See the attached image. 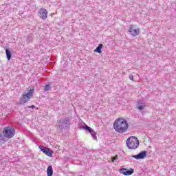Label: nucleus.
<instances>
[{
    "label": "nucleus",
    "mask_w": 176,
    "mask_h": 176,
    "mask_svg": "<svg viewBox=\"0 0 176 176\" xmlns=\"http://www.w3.org/2000/svg\"><path fill=\"white\" fill-rule=\"evenodd\" d=\"M113 129L117 133L123 134L129 130V122L124 118H118L114 121Z\"/></svg>",
    "instance_id": "f257e3e1"
},
{
    "label": "nucleus",
    "mask_w": 176,
    "mask_h": 176,
    "mask_svg": "<svg viewBox=\"0 0 176 176\" xmlns=\"http://www.w3.org/2000/svg\"><path fill=\"white\" fill-rule=\"evenodd\" d=\"M57 123H58V130H59V131H63V130L64 129H69V127H71V118H65L61 120H57Z\"/></svg>",
    "instance_id": "f03ea898"
},
{
    "label": "nucleus",
    "mask_w": 176,
    "mask_h": 176,
    "mask_svg": "<svg viewBox=\"0 0 176 176\" xmlns=\"http://www.w3.org/2000/svg\"><path fill=\"white\" fill-rule=\"evenodd\" d=\"M126 144L129 149H137L140 146V140L135 136H131L126 140Z\"/></svg>",
    "instance_id": "7ed1b4c3"
},
{
    "label": "nucleus",
    "mask_w": 176,
    "mask_h": 176,
    "mask_svg": "<svg viewBox=\"0 0 176 176\" xmlns=\"http://www.w3.org/2000/svg\"><path fill=\"white\" fill-rule=\"evenodd\" d=\"M35 91V88L32 87L30 91L23 94L22 97L20 98L19 105H24V104H27L28 101H30V98L34 96V91Z\"/></svg>",
    "instance_id": "20e7f679"
},
{
    "label": "nucleus",
    "mask_w": 176,
    "mask_h": 176,
    "mask_svg": "<svg viewBox=\"0 0 176 176\" xmlns=\"http://www.w3.org/2000/svg\"><path fill=\"white\" fill-rule=\"evenodd\" d=\"M3 134L6 138H13L15 134L14 129L12 126H6L3 129Z\"/></svg>",
    "instance_id": "39448f33"
},
{
    "label": "nucleus",
    "mask_w": 176,
    "mask_h": 176,
    "mask_svg": "<svg viewBox=\"0 0 176 176\" xmlns=\"http://www.w3.org/2000/svg\"><path fill=\"white\" fill-rule=\"evenodd\" d=\"M80 129H82L83 130H85V131H88V133H90L92 138L94 140H97V135H96L97 133H96V131H94V130L91 127H90L88 125L85 124L84 126H80Z\"/></svg>",
    "instance_id": "423d86ee"
},
{
    "label": "nucleus",
    "mask_w": 176,
    "mask_h": 176,
    "mask_svg": "<svg viewBox=\"0 0 176 176\" xmlns=\"http://www.w3.org/2000/svg\"><path fill=\"white\" fill-rule=\"evenodd\" d=\"M38 148L43 153H45L49 157H53V151L52 149L43 146H39Z\"/></svg>",
    "instance_id": "0eeeda50"
},
{
    "label": "nucleus",
    "mask_w": 176,
    "mask_h": 176,
    "mask_svg": "<svg viewBox=\"0 0 176 176\" xmlns=\"http://www.w3.org/2000/svg\"><path fill=\"white\" fill-rule=\"evenodd\" d=\"M134 27V25H131L128 31L132 36H137L140 35V29H135Z\"/></svg>",
    "instance_id": "6e6552de"
},
{
    "label": "nucleus",
    "mask_w": 176,
    "mask_h": 176,
    "mask_svg": "<svg viewBox=\"0 0 176 176\" xmlns=\"http://www.w3.org/2000/svg\"><path fill=\"white\" fill-rule=\"evenodd\" d=\"M146 155H148V151H143L140 152L139 154L137 155H133L131 157H133L134 159H136V160H140V159H145L146 157Z\"/></svg>",
    "instance_id": "1a4fd4ad"
},
{
    "label": "nucleus",
    "mask_w": 176,
    "mask_h": 176,
    "mask_svg": "<svg viewBox=\"0 0 176 176\" xmlns=\"http://www.w3.org/2000/svg\"><path fill=\"white\" fill-rule=\"evenodd\" d=\"M120 174H123L124 175H131L134 173V169L133 168H131L129 170L125 168H120L119 170Z\"/></svg>",
    "instance_id": "9d476101"
},
{
    "label": "nucleus",
    "mask_w": 176,
    "mask_h": 176,
    "mask_svg": "<svg viewBox=\"0 0 176 176\" xmlns=\"http://www.w3.org/2000/svg\"><path fill=\"white\" fill-rule=\"evenodd\" d=\"M38 14L42 20H46L47 19V10L45 8H41L38 11Z\"/></svg>",
    "instance_id": "9b49d317"
},
{
    "label": "nucleus",
    "mask_w": 176,
    "mask_h": 176,
    "mask_svg": "<svg viewBox=\"0 0 176 176\" xmlns=\"http://www.w3.org/2000/svg\"><path fill=\"white\" fill-rule=\"evenodd\" d=\"M137 108L139 111H143L144 109L146 108V104H145L142 100H139L138 101Z\"/></svg>",
    "instance_id": "f8f14e48"
},
{
    "label": "nucleus",
    "mask_w": 176,
    "mask_h": 176,
    "mask_svg": "<svg viewBox=\"0 0 176 176\" xmlns=\"http://www.w3.org/2000/svg\"><path fill=\"white\" fill-rule=\"evenodd\" d=\"M102 47H104L103 44H99L98 46L94 50L95 53H99V54H101L102 53Z\"/></svg>",
    "instance_id": "ddd939ff"
},
{
    "label": "nucleus",
    "mask_w": 176,
    "mask_h": 176,
    "mask_svg": "<svg viewBox=\"0 0 176 176\" xmlns=\"http://www.w3.org/2000/svg\"><path fill=\"white\" fill-rule=\"evenodd\" d=\"M47 176H53V167L52 166H49L47 168Z\"/></svg>",
    "instance_id": "4468645a"
},
{
    "label": "nucleus",
    "mask_w": 176,
    "mask_h": 176,
    "mask_svg": "<svg viewBox=\"0 0 176 176\" xmlns=\"http://www.w3.org/2000/svg\"><path fill=\"white\" fill-rule=\"evenodd\" d=\"M6 54L7 59L8 60H10V58H12V52H10L9 49L6 50Z\"/></svg>",
    "instance_id": "2eb2a0df"
},
{
    "label": "nucleus",
    "mask_w": 176,
    "mask_h": 176,
    "mask_svg": "<svg viewBox=\"0 0 176 176\" xmlns=\"http://www.w3.org/2000/svg\"><path fill=\"white\" fill-rule=\"evenodd\" d=\"M49 90H52V86L50 84L45 85L44 87V91H49Z\"/></svg>",
    "instance_id": "dca6fc26"
},
{
    "label": "nucleus",
    "mask_w": 176,
    "mask_h": 176,
    "mask_svg": "<svg viewBox=\"0 0 176 176\" xmlns=\"http://www.w3.org/2000/svg\"><path fill=\"white\" fill-rule=\"evenodd\" d=\"M33 41V38H32V36H27V43H31Z\"/></svg>",
    "instance_id": "f3484780"
},
{
    "label": "nucleus",
    "mask_w": 176,
    "mask_h": 176,
    "mask_svg": "<svg viewBox=\"0 0 176 176\" xmlns=\"http://www.w3.org/2000/svg\"><path fill=\"white\" fill-rule=\"evenodd\" d=\"M5 142H6L5 138H0V145H1L2 144H5Z\"/></svg>",
    "instance_id": "a211bd4d"
},
{
    "label": "nucleus",
    "mask_w": 176,
    "mask_h": 176,
    "mask_svg": "<svg viewBox=\"0 0 176 176\" xmlns=\"http://www.w3.org/2000/svg\"><path fill=\"white\" fill-rule=\"evenodd\" d=\"M118 160V155L112 157V158H111V161L113 163V162H115V160Z\"/></svg>",
    "instance_id": "6ab92c4d"
},
{
    "label": "nucleus",
    "mask_w": 176,
    "mask_h": 176,
    "mask_svg": "<svg viewBox=\"0 0 176 176\" xmlns=\"http://www.w3.org/2000/svg\"><path fill=\"white\" fill-rule=\"evenodd\" d=\"M129 78L131 80H134V77L133 76V75H129Z\"/></svg>",
    "instance_id": "aec40b11"
},
{
    "label": "nucleus",
    "mask_w": 176,
    "mask_h": 176,
    "mask_svg": "<svg viewBox=\"0 0 176 176\" xmlns=\"http://www.w3.org/2000/svg\"><path fill=\"white\" fill-rule=\"evenodd\" d=\"M27 108H32V109H35V105L28 106Z\"/></svg>",
    "instance_id": "412c9836"
},
{
    "label": "nucleus",
    "mask_w": 176,
    "mask_h": 176,
    "mask_svg": "<svg viewBox=\"0 0 176 176\" xmlns=\"http://www.w3.org/2000/svg\"><path fill=\"white\" fill-rule=\"evenodd\" d=\"M0 138H3V135H2V133H0Z\"/></svg>",
    "instance_id": "4be33fe9"
}]
</instances>
